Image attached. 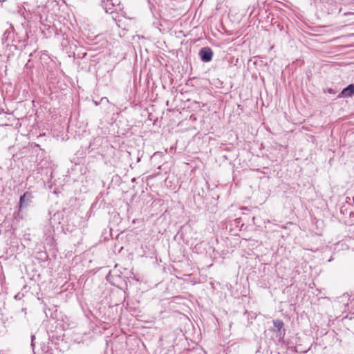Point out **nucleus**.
<instances>
[{"instance_id": "1", "label": "nucleus", "mask_w": 354, "mask_h": 354, "mask_svg": "<svg viewBox=\"0 0 354 354\" xmlns=\"http://www.w3.org/2000/svg\"><path fill=\"white\" fill-rule=\"evenodd\" d=\"M201 60L204 62H209L212 59L213 52L209 47L202 48L199 51Z\"/></svg>"}, {"instance_id": "2", "label": "nucleus", "mask_w": 354, "mask_h": 354, "mask_svg": "<svg viewBox=\"0 0 354 354\" xmlns=\"http://www.w3.org/2000/svg\"><path fill=\"white\" fill-rule=\"evenodd\" d=\"M32 198V194L29 192H26L22 196H21L19 204V210H21L23 207H27L31 202Z\"/></svg>"}, {"instance_id": "3", "label": "nucleus", "mask_w": 354, "mask_h": 354, "mask_svg": "<svg viewBox=\"0 0 354 354\" xmlns=\"http://www.w3.org/2000/svg\"><path fill=\"white\" fill-rule=\"evenodd\" d=\"M354 93V84H349L347 87L344 88L342 92L338 95V97H351Z\"/></svg>"}, {"instance_id": "4", "label": "nucleus", "mask_w": 354, "mask_h": 354, "mask_svg": "<svg viewBox=\"0 0 354 354\" xmlns=\"http://www.w3.org/2000/svg\"><path fill=\"white\" fill-rule=\"evenodd\" d=\"M102 8L104 9L106 12H112L113 9L115 6V3H113V0H105L102 1L101 3Z\"/></svg>"}, {"instance_id": "5", "label": "nucleus", "mask_w": 354, "mask_h": 354, "mask_svg": "<svg viewBox=\"0 0 354 354\" xmlns=\"http://www.w3.org/2000/svg\"><path fill=\"white\" fill-rule=\"evenodd\" d=\"M274 326L276 329L273 330L274 332H281V330L283 328L284 324L281 319H274L272 321Z\"/></svg>"}, {"instance_id": "6", "label": "nucleus", "mask_w": 354, "mask_h": 354, "mask_svg": "<svg viewBox=\"0 0 354 354\" xmlns=\"http://www.w3.org/2000/svg\"><path fill=\"white\" fill-rule=\"evenodd\" d=\"M35 338V336L34 335H32L31 337V339H32V346H33V339Z\"/></svg>"}, {"instance_id": "7", "label": "nucleus", "mask_w": 354, "mask_h": 354, "mask_svg": "<svg viewBox=\"0 0 354 354\" xmlns=\"http://www.w3.org/2000/svg\"><path fill=\"white\" fill-rule=\"evenodd\" d=\"M22 311L25 313V314H26V308H22Z\"/></svg>"}, {"instance_id": "8", "label": "nucleus", "mask_w": 354, "mask_h": 354, "mask_svg": "<svg viewBox=\"0 0 354 354\" xmlns=\"http://www.w3.org/2000/svg\"><path fill=\"white\" fill-rule=\"evenodd\" d=\"M328 91H329V93H333V90H332L331 88H330V89L328 90Z\"/></svg>"}]
</instances>
